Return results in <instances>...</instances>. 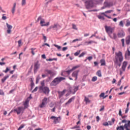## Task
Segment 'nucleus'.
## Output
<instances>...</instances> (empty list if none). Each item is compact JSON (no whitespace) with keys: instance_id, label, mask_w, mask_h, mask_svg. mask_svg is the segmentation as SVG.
<instances>
[{"instance_id":"20","label":"nucleus","mask_w":130,"mask_h":130,"mask_svg":"<svg viewBox=\"0 0 130 130\" xmlns=\"http://www.w3.org/2000/svg\"><path fill=\"white\" fill-rule=\"evenodd\" d=\"M117 36L118 37H119V38H122V37H124V36H125V34L124 33V32L122 31L118 33Z\"/></svg>"},{"instance_id":"42","label":"nucleus","mask_w":130,"mask_h":130,"mask_svg":"<svg viewBox=\"0 0 130 130\" xmlns=\"http://www.w3.org/2000/svg\"><path fill=\"white\" fill-rule=\"evenodd\" d=\"M9 71H10V69H9V68L7 67L6 69L4 71H3L4 73H5V74H7L9 72Z\"/></svg>"},{"instance_id":"28","label":"nucleus","mask_w":130,"mask_h":130,"mask_svg":"<svg viewBox=\"0 0 130 130\" xmlns=\"http://www.w3.org/2000/svg\"><path fill=\"white\" fill-rule=\"evenodd\" d=\"M84 101L86 102V104L87 103H90L91 102V101L89 100V98H87L86 96L84 97Z\"/></svg>"},{"instance_id":"51","label":"nucleus","mask_w":130,"mask_h":130,"mask_svg":"<svg viewBox=\"0 0 130 130\" xmlns=\"http://www.w3.org/2000/svg\"><path fill=\"white\" fill-rule=\"evenodd\" d=\"M21 5L22 6H25L26 5V0H22Z\"/></svg>"},{"instance_id":"27","label":"nucleus","mask_w":130,"mask_h":130,"mask_svg":"<svg viewBox=\"0 0 130 130\" xmlns=\"http://www.w3.org/2000/svg\"><path fill=\"white\" fill-rule=\"evenodd\" d=\"M129 102H128L127 104V107H126V109L125 111V113H127V112H128V110H129Z\"/></svg>"},{"instance_id":"44","label":"nucleus","mask_w":130,"mask_h":130,"mask_svg":"<svg viewBox=\"0 0 130 130\" xmlns=\"http://www.w3.org/2000/svg\"><path fill=\"white\" fill-rule=\"evenodd\" d=\"M35 49H36V48H32L31 49V54H32V55H35V53L34 52V50H35Z\"/></svg>"},{"instance_id":"54","label":"nucleus","mask_w":130,"mask_h":130,"mask_svg":"<svg viewBox=\"0 0 130 130\" xmlns=\"http://www.w3.org/2000/svg\"><path fill=\"white\" fill-rule=\"evenodd\" d=\"M85 54H86V53L83 52L79 56V57H83Z\"/></svg>"},{"instance_id":"3","label":"nucleus","mask_w":130,"mask_h":130,"mask_svg":"<svg viewBox=\"0 0 130 130\" xmlns=\"http://www.w3.org/2000/svg\"><path fill=\"white\" fill-rule=\"evenodd\" d=\"M66 80V78L62 77H57L55 78L50 83V86H57L62 81Z\"/></svg>"},{"instance_id":"21","label":"nucleus","mask_w":130,"mask_h":130,"mask_svg":"<svg viewBox=\"0 0 130 130\" xmlns=\"http://www.w3.org/2000/svg\"><path fill=\"white\" fill-rule=\"evenodd\" d=\"M9 77H10V75H7L5 76L3 78L1 79L2 83H4L7 79H9Z\"/></svg>"},{"instance_id":"26","label":"nucleus","mask_w":130,"mask_h":130,"mask_svg":"<svg viewBox=\"0 0 130 130\" xmlns=\"http://www.w3.org/2000/svg\"><path fill=\"white\" fill-rule=\"evenodd\" d=\"M16 3H14L13 5V7L12 10V13L13 14H15V11H16Z\"/></svg>"},{"instance_id":"49","label":"nucleus","mask_w":130,"mask_h":130,"mask_svg":"<svg viewBox=\"0 0 130 130\" xmlns=\"http://www.w3.org/2000/svg\"><path fill=\"white\" fill-rule=\"evenodd\" d=\"M81 40H82V39H76L72 41V43H74V42H76V41H81Z\"/></svg>"},{"instance_id":"58","label":"nucleus","mask_w":130,"mask_h":130,"mask_svg":"<svg viewBox=\"0 0 130 130\" xmlns=\"http://www.w3.org/2000/svg\"><path fill=\"white\" fill-rule=\"evenodd\" d=\"M7 32L8 34H11V32H12V29H7Z\"/></svg>"},{"instance_id":"2","label":"nucleus","mask_w":130,"mask_h":130,"mask_svg":"<svg viewBox=\"0 0 130 130\" xmlns=\"http://www.w3.org/2000/svg\"><path fill=\"white\" fill-rule=\"evenodd\" d=\"M113 61L116 63H117V62H122L123 61V56L121 51L115 52V58L113 59Z\"/></svg>"},{"instance_id":"23","label":"nucleus","mask_w":130,"mask_h":130,"mask_svg":"<svg viewBox=\"0 0 130 130\" xmlns=\"http://www.w3.org/2000/svg\"><path fill=\"white\" fill-rule=\"evenodd\" d=\"M124 129H125L124 125L117 126L116 127V130H124Z\"/></svg>"},{"instance_id":"61","label":"nucleus","mask_w":130,"mask_h":130,"mask_svg":"<svg viewBox=\"0 0 130 130\" xmlns=\"http://www.w3.org/2000/svg\"><path fill=\"white\" fill-rule=\"evenodd\" d=\"M121 41L122 42V46H124V39H122Z\"/></svg>"},{"instance_id":"45","label":"nucleus","mask_w":130,"mask_h":130,"mask_svg":"<svg viewBox=\"0 0 130 130\" xmlns=\"http://www.w3.org/2000/svg\"><path fill=\"white\" fill-rule=\"evenodd\" d=\"M24 126H25V125L24 124H21L20 126L18 128V130L22 129V128H23Z\"/></svg>"},{"instance_id":"48","label":"nucleus","mask_w":130,"mask_h":130,"mask_svg":"<svg viewBox=\"0 0 130 130\" xmlns=\"http://www.w3.org/2000/svg\"><path fill=\"white\" fill-rule=\"evenodd\" d=\"M103 125H104V126H108V125H109V124L108 123V122H105L103 123Z\"/></svg>"},{"instance_id":"10","label":"nucleus","mask_w":130,"mask_h":130,"mask_svg":"<svg viewBox=\"0 0 130 130\" xmlns=\"http://www.w3.org/2000/svg\"><path fill=\"white\" fill-rule=\"evenodd\" d=\"M79 70H76L72 73V77L75 78V81H77V80H78V75L79 74Z\"/></svg>"},{"instance_id":"38","label":"nucleus","mask_w":130,"mask_h":130,"mask_svg":"<svg viewBox=\"0 0 130 130\" xmlns=\"http://www.w3.org/2000/svg\"><path fill=\"white\" fill-rule=\"evenodd\" d=\"M130 25V21L129 20H127L126 21V24L125 26L126 27H128V26Z\"/></svg>"},{"instance_id":"43","label":"nucleus","mask_w":130,"mask_h":130,"mask_svg":"<svg viewBox=\"0 0 130 130\" xmlns=\"http://www.w3.org/2000/svg\"><path fill=\"white\" fill-rule=\"evenodd\" d=\"M43 35V39L44 40V42H46V40H47V38L46 36H44V34H42Z\"/></svg>"},{"instance_id":"14","label":"nucleus","mask_w":130,"mask_h":130,"mask_svg":"<svg viewBox=\"0 0 130 130\" xmlns=\"http://www.w3.org/2000/svg\"><path fill=\"white\" fill-rule=\"evenodd\" d=\"M59 27V25L57 24H55L53 25H51L48 29L47 31L49 30H50V29H56L57 30V28Z\"/></svg>"},{"instance_id":"52","label":"nucleus","mask_w":130,"mask_h":130,"mask_svg":"<svg viewBox=\"0 0 130 130\" xmlns=\"http://www.w3.org/2000/svg\"><path fill=\"white\" fill-rule=\"evenodd\" d=\"M113 10H108L105 12V14H110L111 12H112Z\"/></svg>"},{"instance_id":"15","label":"nucleus","mask_w":130,"mask_h":130,"mask_svg":"<svg viewBox=\"0 0 130 130\" xmlns=\"http://www.w3.org/2000/svg\"><path fill=\"white\" fill-rule=\"evenodd\" d=\"M127 66V61H124L121 67V69L123 71V72H125V69H126V66Z\"/></svg>"},{"instance_id":"24","label":"nucleus","mask_w":130,"mask_h":130,"mask_svg":"<svg viewBox=\"0 0 130 130\" xmlns=\"http://www.w3.org/2000/svg\"><path fill=\"white\" fill-rule=\"evenodd\" d=\"M79 86H74V92H72V94H76V92H77V91H78V90H79Z\"/></svg>"},{"instance_id":"37","label":"nucleus","mask_w":130,"mask_h":130,"mask_svg":"<svg viewBox=\"0 0 130 130\" xmlns=\"http://www.w3.org/2000/svg\"><path fill=\"white\" fill-rule=\"evenodd\" d=\"M105 95V93L104 92H102L101 93V94L100 95V98H103V99H104V97Z\"/></svg>"},{"instance_id":"56","label":"nucleus","mask_w":130,"mask_h":130,"mask_svg":"<svg viewBox=\"0 0 130 130\" xmlns=\"http://www.w3.org/2000/svg\"><path fill=\"white\" fill-rule=\"evenodd\" d=\"M18 46H21V44L22 43V40H19L18 41Z\"/></svg>"},{"instance_id":"53","label":"nucleus","mask_w":130,"mask_h":130,"mask_svg":"<svg viewBox=\"0 0 130 130\" xmlns=\"http://www.w3.org/2000/svg\"><path fill=\"white\" fill-rule=\"evenodd\" d=\"M72 72H73V70H72V69L70 70H68L66 71L67 74H68V75H70V74H71L72 73Z\"/></svg>"},{"instance_id":"17","label":"nucleus","mask_w":130,"mask_h":130,"mask_svg":"<svg viewBox=\"0 0 130 130\" xmlns=\"http://www.w3.org/2000/svg\"><path fill=\"white\" fill-rule=\"evenodd\" d=\"M66 92H67V89H64L62 91H58V93L59 94V98L62 97V96H63V95H64V94H66Z\"/></svg>"},{"instance_id":"19","label":"nucleus","mask_w":130,"mask_h":130,"mask_svg":"<svg viewBox=\"0 0 130 130\" xmlns=\"http://www.w3.org/2000/svg\"><path fill=\"white\" fill-rule=\"evenodd\" d=\"M75 96H72L71 99H70L66 103V105H68V104H70V103H72L74 100H75Z\"/></svg>"},{"instance_id":"12","label":"nucleus","mask_w":130,"mask_h":130,"mask_svg":"<svg viewBox=\"0 0 130 130\" xmlns=\"http://www.w3.org/2000/svg\"><path fill=\"white\" fill-rule=\"evenodd\" d=\"M29 100H26L25 102L23 103L24 107H23V108L24 110L29 107Z\"/></svg>"},{"instance_id":"8","label":"nucleus","mask_w":130,"mask_h":130,"mask_svg":"<svg viewBox=\"0 0 130 130\" xmlns=\"http://www.w3.org/2000/svg\"><path fill=\"white\" fill-rule=\"evenodd\" d=\"M45 72L47 73L48 75H50L51 76L48 77V79L47 80V82H49L50 80H51V78H52V76H53V72L51 70H45Z\"/></svg>"},{"instance_id":"25","label":"nucleus","mask_w":130,"mask_h":130,"mask_svg":"<svg viewBox=\"0 0 130 130\" xmlns=\"http://www.w3.org/2000/svg\"><path fill=\"white\" fill-rule=\"evenodd\" d=\"M130 43V36H128L126 38V44L128 45Z\"/></svg>"},{"instance_id":"4","label":"nucleus","mask_w":130,"mask_h":130,"mask_svg":"<svg viewBox=\"0 0 130 130\" xmlns=\"http://www.w3.org/2000/svg\"><path fill=\"white\" fill-rule=\"evenodd\" d=\"M25 111V110H24L23 107H18L16 109H14V110H11L10 112V113H12V112H16L17 114L19 115L20 114V113H24V112Z\"/></svg>"},{"instance_id":"32","label":"nucleus","mask_w":130,"mask_h":130,"mask_svg":"<svg viewBox=\"0 0 130 130\" xmlns=\"http://www.w3.org/2000/svg\"><path fill=\"white\" fill-rule=\"evenodd\" d=\"M104 0H95V2L98 4V5H101L102 3H103Z\"/></svg>"},{"instance_id":"41","label":"nucleus","mask_w":130,"mask_h":130,"mask_svg":"<svg viewBox=\"0 0 130 130\" xmlns=\"http://www.w3.org/2000/svg\"><path fill=\"white\" fill-rule=\"evenodd\" d=\"M80 52H81V50H79V51H77L76 52H75L74 53L75 56H78V55H79V54H80Z\"/></svg>"},{"instance_id":"11","label":"nucleus","mask_w":130,"mask_h":130,"mask_svg":"<svg viewBox=\"0 0 130 130\" xmlns=\"http://www.w3.org/2000/svg\"><path fill=\"white\" fill-rule=\"evenodd\" d=\"M104 6H106L107 8H110V7H112L113 6V3L105 1L104 3Z\"/></svg>"},{"instance_id":"33","label":"nucleus","mask_w":130,"mask_h":130,"mask_svg":"<svg viewBox=\"0 0 130 130\" xmlns=\"http://www.w3.org/2000/svg\"><path fill=\"white\" fill-rule=\"evenodd\" d=\"M81 67L80 65H77L76 66H75L72 68V71H75V70H77V69H78V68H80Z\"/></svg>"},{"instance_id":"13","label":"nucleus","mask_w":130,"mask_h":130,"mask_svg":"<svg viewBox=\"0 0 130 130\" xmlns=\"http://www.w3.org/2000/svg\"><path fill=\"white\" fill-rule=\"evenodd\" d=\"M127 123H125L124 125L125 130H130V120H126Z\"/></svg>"},{"instance_id":"50","label":"nucleus","mask_w":130,"mask_h":130,"mask_svg":"<svg viewBox=\"0 0 130 130\" xmlns=\"http://www.w3.org/2000/svg\"><path fill=\"white\" fill-rule=\"evenodd\" d=\"M119 26H120L121 27H123V22L122 21H120L119 23Z\"/></svg>"},{"instance_id":"46","label":"nucleus","mask_w":130,"mask_h":130,"mask_svg":"<svg viewBox=\"0 0 130 130\" xmlns=\"http://www.w3.org/2000/svg\"><path fill=\"white\" fill-rule=\"evenodd\" d=\"M54 46H55V47H56L57 49H60L61 48V47L60 46H58V45L54 44Z\"/></svg>"},{"instance_id":"57","label":"nucleus","mask_w":130,"mask_h":130,"mask_svg":"<svg viewBox=\"0 0 130 130\" xmlns=\"http://www.w3.org/2000/svg\"><path fill=\"white\" fill-rule=\"evenodd\" d=\"M0 95H2V96L5 95V92H4V91H3V90H1Z\"/></svg>"},{"instance_id":"30","label":"nucleus","mask_w":130,"mask_h":130,"mask_svg":"<svg viewBox=\"0 0 130 130\" xmlns=\"http://www.w3.org/2000/svg\"><path fill=\"white\" fill-rule=\"evenodd\" d=\"M96 75L97 76H98V77H102V74H101V71L99 70L98 71V72H96Z\"/></svg>"},{"instance_id":"5","label":"nucleus","mask_w":130,"mask_h":130,"mask_svg":"<svg viewBox=\"0 0 130 130\" xmlns=\"http://www.w3.org/2000/svg\"><path fill=\"white\" fill-rule=\"evenodd\" d=\"M86 9L89 10L94 7V3L92 1H87L85 2Z\"/></svg>"},{"instance_id":"34","label":"nucleus","mask_w":130,"mask_h":130,"mask_svg":"<svg viewBox=\"0 0 130 130\" xmlns=\"http://www.w3.org/2000/svg\"><path fill=\"white\" fill-rule=\"evenodd\" d=\"M6 25H7L8 29H12L13 28V26L9 24V23H6Z\"/></svg>"},{"instance_id":"63","label":"nucleus","mask_w":130,"mask_h":130,"mask_svg":"<svg viewBox=\"0 0 130 130\" xmlns=\"http://www.w3.org/2000/svg\"><path fill=\"white\" fill-rule=\"evenodd\" d=\"M68 49V47H64L62 49V51H66Z\"/></svg>"},{"instance_id":"29","label":"nucleus","mask_w":130,"mask_h":130,"mask_svg":"<svg viewBox=\"0 0 130 130\" xmlns=\"http://www.w3.org/2000/svg\"><path fill=\"white\" fill-rule=\"evenodd\" d=\"M101 15H103L104 16H105V17H106L107 18H108V19H112V18L111 16H109L107 15H106L105 14V12H102L101 13Z\"/></svg>"},{"instance_id":"47","label":"nucleus","mask_w":130,"mask_h":130,"mask_svg":"<svg viewBox=\"0 0 130 130\" xmlns=\"http://www.w3.org/2000/svg\"><path fill=\"white\" fill-rule=\"evenodd\" d=\"M75 128H80V126H74L72 127H71V129H75Z\"/></svg>"},{"instance_id":"31","label":"nucleus","mask_w":130,"mask_h":130,"mask_svg":"<svg viewBox=\"0 0 130 130\" xmlns=\"http://www.w3.org/2000/svg\"><path fill=\"white\" fill-rule=\"evenodd\" d=\"M114 64L115 66H116V68H117V66H118V67H121V62H117V63L114 62Z\"/></svg>"},{"instance_id":"36","label":"nucleus","mask_w":130,"mask_h":130,"mask_svg":"<svg viewBox=\"0 0 130 130\" xmlns=\"http://www.w3.org/2000/svg\"><path fill=\"white\" fill-rule=\"evenodd\" d=\"M34 86H35V84H34L33 80H31V84H30L31 89H33V88H34Z\"/></svg>"},{"instance_id":"35","label":"nucleus","mask_w":130,"mask_h":130,"mask_svg":"<svg viewBox=\"0 0 130 130\" xmlns=\"http://www.w3.org/2000/svg\"><path fill=\"white\" fill-rule=\"evenodd\" d=\"M98 18H99L100 20H105V18H104V16H103L102 15H98Z\"/></svg>"},{"instance_id":"16","label":"nucleus","mask_w":130,"mask_h":130,"mask_svg":"<svg viewBox=\"0 0 130 130\" xmlns=\"http://www.w3.org/2000/svg\"><path fill=\"white\" fill-rule=\"evenodd\" d=\"M44 23H45V21H44V19H42L40 22L41 26H42V27L49 26V22L43 24Z\"/></svg>"},{"instance_id":"60","label":"nucleus","mask_w":130,"mask_h":130,"mask_svg":"<svg viewBox=\"0 0 130 130\" xmlns=\"http://www.w3.org/2000/svg\"><path fill=\"white\" fill-rule=\"evenodd\" d=\"M6 14H3L2 20H7V16H5Z\"/></svg>"},{"instance_id":"22","label":"nucleus","mask_w":130,"mask_h":130,"mask_svg":"<svg viewBox=\"0 0 130 130\" xmlns=\"http://www.w3.org/2000/svg\"><path fill=\"white\" fill-rule=\"evenodd\" d=\"M100 63H101V67L106 66V63L105 62V59H101Z\"/></svg>"},{"instance_id":"62","label":"nucleus","mask_w":130,"mask_h":130,"mask_svg":"<svg viewBox=\"0 0 130 130\" xmlns=\"http://www.w3.org/2000/svg\"><path fill=\"white\" fill-rule=\"evenodd\" d=\"M41 87H44L45 85V83H44V81H42L41 82Z\"/></svg>"},{"instance_id":"6","label":"nucleus","mask_w":130,"mask_h":130,"mask_svg":"<svg viewBox=\"0 0 130 130\" xmlns=\"http://www.w3.org/2000/svg\"><path fill=\"white\" fill-rule=\"evenodd\" d=\"M50 119L53 120L54 124H56V123H59L60 121V117H55L54 116H52L50 117Z\"/></svg>"},{"instance_id":"39","label":"nucleus","mask_w":130,"mask_h":130,"mask_svg":"<svg viewBox=\"0 0 130 130\" xmlns=\"http://www.w3.org/2000/svg\"><path fill=\"white\" fill-rule=\"evenodd\" d=\"M126 121H127L125 119L122 120L121 122H119V125H120V124H121V123H126Z\"/></svg>"},{"instance_id":"40","label":"nucleus","mask_w":130,"mask_h":130,"mask_svg":"<svg viewBox=\"0 0 130 130\" xmlns=\"http://www.w3.org/2000/svg\"><path fill=\"white\" fill-rule=\"evenodd\" d=\"M92 82H96L97 81V77L94 76L93 77L92 79H91Z\"/></svg>"},{"instance_id":"64","label":"nucleus","mask_w":130,"mask_h":130,"mask_svg":"<svg viewBox=\"0 0 130 130\" xmlns=\"http://www.w3.org/2000/svg\"><path fill=\"white\" fill-rule=\"evenodd\" d=\"M39 80H40V78H39V77H37L36 78V84H37L39 82Z\"/></svg>"},{"instance_id":"1","label":"nucleus","mask_w":130,"mask_h":130,"mask_svg":"<svg viewBox=\"0 0 130 130\" xmlns=\"http://www.w3.org/2000/svg\"><path fill=\"white\" fill-rule=\"evenodd\" d=\"M106 32L107 33V34L109 35V37L111 38V39H113L114 40H115L116 38H117V35L115 33H113V31L114 30V28L113 27H112L110 26H108L107 25H106L105 26ZM113 34V36L111 35V34Z\"/></svg>"},{"instance_id":"18","label":"nucleus","mask_w":130,"mask_h":130,"mask_svg":"<svg viewBox=\"0 0 130 130\" xmlns=\"http://www.w3.org/2000/svg\"><path fill=\"white\" fill-rule=\"evenodd\" d=\"M42 103L41 105H40L41 108H42L43 107H44V105H45V104L46 103V102L47 101V98H44V99L42 100Z\"/></svg>"},{"instance_id":"7","label":"nucleus","mask_w":130,"mask_h":130,"mask_svg":"<svg viewBox=\"0 0 130 130\" xmlns=\"http://www.w3.org/2000/svg\"><path fill=\"white\" fill-rule=\"evenodd\" d=\"M40 90H42L44 93V94H49V92L50 90H49V88L45 86V87H42V86H40Z\"/></svg>"},{"instance_id":"55","label":"nucleus","mask_w":130,"mask_h":130,"mask_svg":"<svg viewBox=\"0 0 130 130\" xmlns=\"http://www.w3.org/2000/svg\"><path fill=\"white\" fill-rule=\"evenodd\" d=\"M86 59H88V60L90 61L92 60V59H93V57L92 56L87 57H86Z\"/></svg>"},{"instance_id":"59","label":"nucleus","mask_w":130,"mask_h":130,"mask_svg":"<svg viewBox=\"0 0 130 130\" xmlns=\"http://www.w3.org/2000/svg\"><path fill=\"white\" fill-rule=\"evenodd\" d=\"M98 11H99V10H97V9H93V10H89L88 12H98Z\"/></svg>"},{"instance_id":"9","label":"nucleus","mask_w":130,"mask_h":130,"mask_svg":"<svg viewBox=\"0 0 130 130\" xmlns=\"http://www.w3.org/2000/svg\"><path fill=\"white\" fill-rule=\"evenodd\" d=\"M39 68H40V64L39 63V61H38L35 62V65H34V73H35V74H36V73H37Z\"/></svg>"}]
</instances>
